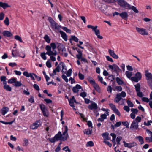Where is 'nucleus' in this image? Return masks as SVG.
I'll return each instance as SVG.
<instances>
[{"mask_svg":"<svg viewBox=\"0 0 152 152\" xmlns=\"http://www.w3.org/2000/svg\"><path fill=\"white\" fill-rule=\"evenodd\" d=\"M64 127L65 130L63 133V136H62L61 132H59L54 136L57 141H58L61 139V140L64 141L66 140L68 137L69 135L67 133L68 130V128L66 126H65Z\"/></svg>","mask_w":152,"mask_h":152,"instance_id":"f257e3e1","label":"nucleus"},{"mask_svg":"<svg viewBox=\"0 0 152 152\" xmlns=\"http://www.w3.org/2000/svg\"><path fill=\"white\" fill-rule=\"evenodd\" d=\"M120 6L121 7L126 10H131L135 13H138L139 12V11L136 7L134 6H131L125 0H121Z\"/></svg>","mask_w":152,"mask_h":152,"instance_id":"f03ea898","label":"nucleus"},{"mask_svg":"<svg viewBox=\"0 0 152 152\" xmlns=\"http://www.w3.org/2000/svg\"><path fill=\"white\" fill-rule=\"evenodd\" d=\"M141 120V117L137 116L132 122L130 126V129L132 130H137L138 127V123L140 122Z\"/></svg>","mask_w":152,"mask_h":152,"instance_id":"7ed1b4c3","label":"nucleus"},{"mask_svg":"<svg viewBox=\"0 0 152 152\" xmlns=\"http://www.w3.org/2000/svg\"><path fill=\"white\" fill-rule=\"evenodd\" d=\"M87 27L88 28L92 29V30L95 32V35L97 36L98 38L101 39L103 38V37L100 35L99 30L97 29V26H96L95 27H94L91 25H88Z\"/></svg>","mask_w":152,"mask_h":152,"instance_id":"20e7f679","label":"nucleus"},{"mask_svg":"<svg viewBox=\"0 0 152 152\" xmlns=\"http://www.w3.org/2000/svg\"><path fill=\"white\" fill-rule=\"evenodd\" d=\"M45 49L47 51L46 54L49 56H56L57 54V53L56 50L54 51V52L51 50V47L49 45L47 46Z\"/></svg>","mask_w":152,"mask_h":152,"instance_id":"39448f33","label":"nucleus"},{"mask_svg":"<svg viewBox=\"0 0 152 152\" xmlns=\"http://www.w3.org/2000/svg\"><path fill=\"white\" fill-rule=\"evenodd\" d=\"M136 29L138 32L142 35H147L148 34L146 29L145 28L137 27L136 28Z\"/></svg>","mask_w":152,"mask_h":152,"instance_id":"423d86ee","label":"nucleus"},{"mask_svg":"<svg viewBox=\"0 0 152 152\" xmlns=\"http://www.w3.org/2000/svg\"><path fill=\"white\" fill-rule=\"evenodd\" d=\"M40 108L42 111L43 115L45 116L48 117L49 115L48 111L46 108L45 105L43 104L40 105Z\"/></svg>","mask_w":152,"mask_h":152,"instance_id":"0eeeda50","label":"nucleus"},{"mask_svg":"<svg viewBox=\"0 0 152 152\" xmlns=\"http://www.w3.org/2000/svg\"><path fill=\"white\" fill-rule=\"evenodd\" d=\"M23 56H20L19 54V50L17 49L12 50V55L13 57L19 56L24 58L25 56V54L24 53H23Z\"/></svg>","mask_w":152,"mask_h":152,"instance_id":"6e6552de","label":"nucleus"},{"mask_svg":"<svg viewBox=\"0 0 152 152\" xmlns=\"http://www.w3.org/2000/svg\"><path fill=\"white\" fill-rule=\"evenodd\" d=\"M109 68L112 71L113 70L115 72H117L118 71L121 70V69L116 64H113V65H108Z\"/></svg>","mask_w":152,"mask_h":152,"instance_id":"1a4fd4ad","label":"nucleus"},{"mask_svg":"<svg viewBox=\"0 0 152 152\" xmlns=\"http://www.w3.org/2000/svg\"><path fill=\"white\" fill-rule=\"evenodd\" d=\"M23 74L24 76L26 77H31L32 80L34 79V76L37 79V76L33 73L31 74V73H28V72L25 71L24 72Z\"/></svg>","mask_w":152,"mask_h":152,"instance_id":"9d476101","label":"nucleus"},{"mask_svg":"<svg viewBox=\"0 0 152 152\" xmlns=\"http://www.w3.org/2000/svg\"><path fill=\"white\" fill-rule=\"evenodd\" d=\"M123 143L124 147L129 148H131L134 147L137 145V143L134 142H133L130 143H126L125 141H124Z\"/></svg>","mask_w":152,"mask_h":152,"instance_id":"9b49d317","label":"nucleus"},{"mask_svg":"<svg viewBox=\"0 0 152 152\" xmlns=\"http://www.w3.org/2000/svg\"><path fill=\"white\" fill-rule=\"evenodd\" d=\"M108 52L110 55L114 58L116 59L118 58V56L115 53L113 50L111 49H109L108 50Z\"/></svg>","mask_w":152,"mask_h":152,"instance_id":"f8f14e48","label":"nucleus"},{"mask_svg":"<svg viewBox=\"0 0 152 152\" xmlns=\"http://www.w3.org/2000/svg\"><path fill=\"white\" fill-rule=\"evenodd\" d=\"M120 16L122 19L126 20L128 19V15L127 12H124L120 13Z\"/></svg>","mask_w":152,"mask_h":152,"instance_id":"ddd939ff","label":"nucleus"},{"mask_svg":"<svg viewBox=\"0 0 152 152\" xmlns=\"http://www.w3.org/2000/svg\"><path fill=\"white\" fill-rule=\"evenodd\" d=\"M68 101L70 106L72 107H74L75 106L73 105L74 102L77 103L76 100L74 96H73L70 99H68Z\"/></svg>","mask_w":152,"mask_h":152,"instance_id":"4468645a","label":"nucleus"},{"mask_svg":"<svg viewBox=\"0 0 152 152\" xmlns=\"http://www.w3.org/2000/svg\"><path fill=\"white\" fill-rule=\"evenodd\" d=\"M88 108L91 110H92L93 109L96 110L97 109V104L95 102H93L91 104L88 105Z\"/></svg>","mask_w":152,"mask_h":152,"instance_id":"2eb2a0df","label":"nucleus"},{"mask_svg":"<svg viewBox=\"0 0 152 152\" xmlns=\"http://www.w3.org/2000/svg\"><path fill=\"white\" fill-rule=\"evenodd\" d=\"M60 67L59 66V64L56 68L53 70V73L50 74V75L51 76H53L56 75L57 72H59L60 71Z\"/></svg>","mask_w":152,"mask_h":152,"instance_id":"dca6fc26","label":"nucleus"},{"mask_svg":"<svg viewBox=\"0 0 152 152\" xmlns=\"http://www.w3.org/2000/svg\"><path fill=\"white\" fill-rule=\"evenodd\" d=\"M59 64V66L60 67L61 66L62 68V72L64 73H66L67 69L64 64L63 62H61Z\"/></svg>","mask_w":152,"mask_h":152,"instance_id":"f3484780","label":"nucleus"},{"mask_svg":"<svg viewBox=\"0 0 152 152\" xmlns=\"http://www.w3.org/2000/svg\"><path fill=\"white\" fill-rule=\"evenodd\" d=\"M145 73L147 80L152 79V74L151 73L149 72L148 71H146Z\"/></svg>","mask_w":152,"mask_h":152,"instance_id":"a211bd4d","label":"nucleus"},{"mask_svg":"<svg viewBox=\"0 0 152 152\" xmlns=\"http://www.w3.org/2000/svg\"><path fill=\"white\" fill-rule=\"evenodd\" d=\"M59 33L61 35V37L65 41H66L67 40V36L66 34L62 31H60Z\"/></svg>","mask_w":152,"mask_h":152,"instance_id":"6ab92c4d","label":"nucleus"},{"mask_svg":"<svg viewBox=\"0 0 152 152\" xmlns=\"http://www.w3.org/2000/svg\"><path fill=\"white\" fill-rule=\"evenodd\" d=\"M0 7L5 9L7 7H10V6L7 3L0 2Z\"/></svg>","mask_w":152,"mask_h":152,"instance_id":"aec40b11","label":"nucleus"},{"mask_svg":"<svg viewBox=\"0 0 152 152\" xmlns=\"http://www.w3.org/2000/svg\"><path fill=\"white\" fill-rule=\"evenodd\" d=\"M102 136L103 137L104 140H109L110 138L109 137V133L107 132H105L102 134Z\"/></svg>","mask_w":152,"mask_h":152,"instance_id":"412c9836","label":"nucleus"},{"mask_svg":"<svg viewBox=\"0 0 152 152\" xmlns=\"http://www.w3.org/2000/svg\"><path fill=\"white\" fill-rule=\"evenodd\" d=\"M2 34L4 36L9 37H11L12 35L11 32L7 31H3Z\"/></svg>","mask_w":152,"mask_h":152,"instance_id":"4be33fe9","label":"nucleus"},{"mask_svg":"<svg viewBox=\"0 0 152 152\" xmlns=\"http://www.w3.org/2000/svg\"><path fill=\"white\" fill-rule=\"evenodd\" d=\"M38 127V121H36L35 122L33 123L30 126V128L32 129H35Z\"/></svg>","mask_w":152,"mask_h":152,"instance_id":"5701e85b","label":"nucleus"},{"mask_svg":"<svg viewBox=\"0 0 152 152\" xmlns=\"http://www.w3.org/2000/svg\"><path fill=\"white\" fill-rule=\"evenodd\" d=\"M122 98L120 94H117L114 99V101L116 103H118L121 99Z\"/></svg>","mask_w":152,"mask_h":152,"instance_id":"b1692460","label":"nucleus"},{"mask_svg":"<svg viewBox=\"0 0 152 152\" xmlns=\"http://www.w3.org/2000/svg\"><path fill=\"white\" fill-rule=\"evenodd\" d=\"M9 109L7 107H4L1 110V113L3 115H4L9 111Z\"/></svg>","mask_w":152,"mask_h":152,"instance_id":"393cba45","label":"nucleus"},{"mask_svg":"<svg viewBox=\"0 0 152 152\" xmlns=\"http://www.w3.org/2000/svg\"><path fill=\"white\" fill-rule=\"evenodd\" d=\"M135 138L136 139L138 140L140 142L141 145L144 143L143 139L142 136H138L136 137Z\"/></svg>","mask_w":152,"mask_h":152,"instance_id":"a878e982","label":"nucleus"},{"mask_svg":"<svg viewBox=\"0 0 152 152\" xmlns=\"http://www.w3.org/2000/svg\"><path fill=\"white\" fill-rule=\"evenodd\" d=\"M136 92L140 91V85L139 83H138L134 86Z\"/></svg>","mask_w":152,"mask_h":152,"instance_id":"bb28decb","label":"nucleus"},{"mask_svg":"<svg viewBox=\"0 0 152 152\" xmlns=\"http://www.w3.org/2000/svg\"><path fill=\"white\" fill-rule=\"evenodd\" d=\"M92 131V129H87L84 130V132L85 134H86L87 135H90L91 134Z\"/></svg>","mask_w":152,"mask_h":152,"instance_id":"cd10ccee","label":"nucleus"},{"mask_svg":"<svg viewBox=\"0 0 152 152\" xmlns=\"http://www.w3.org/2000/svg\"><path fill=\"white\" fill-rule=\"evenodd\" d=\"M116 80L117 83L119 85H122L124 83L123 81L118 77H116Z\"/></svg>","mask_w":152,"mask_h":152,"instance_id":"c85d7f7f","label":"nucleus"},{"mask_svg":"<svg viewBox=\"0 0 152 152\" xmlns=\"http://www.w3.org/2000/svg\"><path fill=\"white\" fill-rule=\"evenodd\" d=\"M125 73L127 77L128 78H130L132 75V73L131 72L126 71Z\"/></svg>","mask_w":152,"mask_h":152,"instance_id":"c756f323","label":"nucleus"},{"mask_svg":"<svg viewBox=\"0 0 152 152\" xmlns=\"http://www.w3.org/2000/svg\"><path fill=\"white\" fill-rule=\"evenodd\" d=\"M4 23L6 26H8L9 25L10 21L8 17H6V18L5 20L4 21Z\"/></svg>","mask_w":152,"mask_h":152,"instance_id":"7c9ffc66","label":"nucleus"},{"mask_svg":"<svg viewBox=\"0 0 152 152\" xmlns=\"http://www.w3.org/2000/svg\"><path fill=\"white\" fill-rule=\"evenodd\" d=\"M44 38L47 43H49L50 42V39L48 35H45L44 37Z\"/></svg>","mask_w":152,"mask_h":152,"instance_id":"2f4dec72","label":"nucleus"},{"mask_svg":"<svg viewBox=\"0 0 152 152\" xmlns=\"http://www.w3.org/2000/svg\"><path fill=\"white\" fill-rule=\"evenodd\" d=\"M122 123L124 125L126 126V128H129V122H128L127 121L122 122Z\"/></svg>","mask_w":152,"mask_h":152,"instance_id":"473e14b6","label":"nucleus"},{"mask_svg":"<svg viewBox=\"0 0 152 152\" xmlns=\"http://www.w3.org/2000/svg\"><path fill=\"white\" fill-rule=\"evenodd\" d=\"M86 145L87 147H92L94 145V143L92 141H90L87 142Z\"/></svg>","mask_w":152,"mask_h":152,"instance_id":"72a5a7b5","label":"nucleus"},{"mask_svg":"<svg viewBox=\"0 0 152 152\" xmlns=\"http://www.w3.org/2000/svg\"><path fill=\"white\" fill-rule=\"evenodd\" d=\"M22 85V84L20 81H15V86L16 87H20Z\"/></svg>","mask_w":152,"mask_h":152,"instance_id":"f704fd0d","label":"nucleus"},{"mask_svg":"<svg viewBox=\"0 0 152 152\" xmlns=\"http://www.w3.org/2000/svg\"><path fill=\"white\" fill-rule=\"evenodd\" d=\"M135 76L137 77L139 80H140L141 79L142 77V76L141 73L139 72H137V73L136 74Z\"/></svg>","mask_w":152,"mask_h":152,"instance_id":"c9c22d12","label":"nucleus"},{"mask_svg":"<svg viewBox=\"0 0 152 152\" xmlns=\"http://www.w3.org/2000/svg\"><path fill=\"white\" fill-rule=\"evenodd\" d=\"M62 29L66 32L68 33H71V30L68 29L66 27H62Z\"/></svg>","mask_w":152,"mask_h":152,"instance_id":"e433bc0d","label":"nucleus"},{"mask_svg":"<svg viewBox=\"0 0 152 152\" xmlns=\"http://www.w3.org/2000/svg\"><path fill=\"white\" fill-rule=\"evenodd\" d=\"M23 141L24 142L23 143V145L26 146H27L29 144V142L28 140L27 139L25 138L24 139Z\"/></svg>","mask_w":152,"mask_h":152,"instance_id":"4c0bfd02","label":"nucleus"},{"mask_svg":"<svg viewBox=\"0 0 152 152\" xmlns=\"http://www.w3.org/2000/svg\"><path fill=\"white\" fill-rule=\"evenodd\" d=\"M72 73V69H69L66 73V75L67 77H70Z\"/></svg>","mask_w":152,"mask_h":152,"instance_id":"58836bf2","label":"nucleus"},{"mask_svg":"<svg viewBox=\"0 0 152 152\" xmlns=\"http://www.w3.org/2000/svg\"><path fill=\"white\" fill-rule=\"evenodd\" d=\"M15 38L17 40L19 41L20 42H22L21 38L19 36L16 35L15 36Z\"/></svg>","mask_w":152,"mask_h":152,"instance_id":"ea45409f","label":"nucleus"},{"mask_svg":"<svg viewBox=\"0 0 152 152\" xmlns=\"http://www.w3.org/2000/svg\"><path fill=\"white\" fill-rule=\"evenodd\" d=\"M4 88L7 91H11L12 90L11 88L8 85L4 86Z\"/></svg>","mask_w":152,"mask_h":152,"instance_id":"a19ab883","label":"nucleus"},{"mask_svg":"<svg viewBox=\"0 0 152 152\" xmlns=\"http://www.w3.org/2000/svg\"><path fill=\"white\" fill-rule=\"evenodd\" d=\"M151 123H152V121L149 120L148 121L147 123H146V122L145 121L144 122V124L145 126H149L151 125Z\"/></svg>","mask_w":152,"mask_h":152,"instance_id":"79ce46f5","label":"nucleus"},{"mask_svg":"<svg viewBox=\"0 0 152 152\" xmlns=\"http://www.w3.org/2000/svg\"><path fill=\"white\" fill-rule=\"evenodd\" d=\"M127 103L128 104V105L130 107H132L134 106V104L133 103L131 102V101L129 100H127Z\"/></svg>","mask_w":152,"mask_h":152,"instance_id":"37998d69","label":"nucleus"},{"mask_svg":"<svg viewBox=\"0 0 152 152\" xmlns=\"http://www.w3.org/2000/svg\"><path fill=\"white\" fill-rule=\"evenodd\" d=\"M109 106L111 107L112 110L113 111L116 109L115 106V105L112 103H110L109 104Z\"/></svg>","mask_w":152,"mask_h":152,"instance_id":"c03bdc74","label":"nucleus"},{"mask_svg":"<svg viewBox=\"0 0 152 152\" xmlns=\"http://www.w3.org/2000/svg\"><path fill=\"white\" fill-rule=\"evenodd\" d=\"M94 88L97 91L99 92H100V89L98 85L95 84L94 86Z\"/></svg>","mask_w":152,"mask_h":152,"instance_id":"a18cd8bd","label":"nucleus"},{"mask_svg":"<svg viewBox=\"0 0 152 152\" xmlns=\"http://www.w3.org/2000/svg\"><path fill=\"white\" fill-rule=\"evenodd\" d=\"M1 81L3 82L4 84H6V77L5 76H2L1 77Z\"/></svg>","mask_w":152,"mask_h":152,"instance_id":"49530a36","label":"nucleus"},{"mask_svg":"<svg viewBox=\"0 0 152 152\" xmlns=\"http://www.w3.org/2000/svg\"><path fill=\"white\" fill-rule=\"evenodd\" d=\"M16 79L15 78H12L10 79L8 81V83H10L12 84L13 83H15Z\"/></svg>","mask_w":152,"mask_h":152,"instance_id":"de8ad7c7","label":"nucleus"},{"mask_svg":"<svg viewBox=\"0 0 152 152\" xmlns=\"http://www.w3.org/2000/svg\"><path fill=\"white\" fill-rule=\"evenodd\" d=\"M46 65L47 67L49 68H51L52 67L51 63L50 60H48L46 62Z\"/></svg>","mask_w":152,"mask_h":152,"instance_id":"09e8293b","label":"nucleus"},{"mask_svg":"<svg viewBox=\"0 0 152 152\" xmlns=\"http://www.w3.org/2000/svg\"><path fill=\"white\" fill-rule=\"evenodd\" d=\"M71 37H72V39L73 40L76 42H78V39L75 36H72Z\"/></svg>","mask_w":152,"mask_h":152,"instance_id":"8fccbe9b","label":"nucleus"},{"mask_svg":"<svg viewBox=\"0 0 152 152\" xmlns=\"http://www.w3.org/2000/svg\"><path fill=\"white\" fill-rule=\"evenodd\" d=\"M131 80L132 81H134L136 82H138L139 80H140L135 76L132 77L131 78Z\"/></svg>","mask_w":152,"mask_h":152,"instance_id":"3c124183","label":"nucleus"},{"mask_svg":"<svg viewBox=\"0 0 152 152\" xmlns=\"http://www.w3.org/2000/svg\"><path fill=\"white\" fill-rule=\"evenodd\" d=\"M63 150H64L66 152H71L68 146H66L63 148Z\"/></svg>","mask_w":152,"mask_h":152,"instance_id":"603ef678","label":"nucleus"},{"mask_svg":"<svg viewBox=\"0 0 152 152\" xmlns=\"http://www.w3.org/2000/svg\"><path fill=\"white\" fill-rule=\"evenodd\" d=\"M46 53H42L41 54V56L42 58H43V59L45 60L47 59V57L46 56Z\"/></svg>","mask_w":152,"mask_h":152,"instance_id":"864d4df0","label":"nucleus"},{"mask_svg":"<svg viewBox=\"0 0 152 152\" xmlns=\"http://www.w3.org/2000/svg\"><path fill=\"white\" fill-rule=\"evenodd\" d=\"M62 78L67 83L68 81V80L66 76L64 74H63L61 76Z\"/></svg>","mask_w":152,"mask_h":152,"instance_id":"5fc2aeb1","label":"nucleus"},{"mask_svg":"<svg viewBox=\"0 0 152 152\" xmlns=\"http://www.w3.org/2000/svg\"><path fill=\"white\" fill-rule=\"evenodd\" d=\"M78 76L80 80H83L84 78V75L82 74L80 72L78 73Z\"/></svg>","mask_w":152,"mask_h":152,"instance_id":"6e6d98bb","label":"nucleus"},{"mask_svg":"<svg viewBox=\"0 0 152 152\" xmlns=\"http://www.w3.org/2000/svg\"><path fill=\"white\" fill-rule=\"evenodd\" d=\"M145 139L147 142H152V138L151 137H145Z\"/></svg>","mask_w":152,"mask_h":152,"instance_id":"4d7b16f0","label":"nucleus"},{"mask_svg":"<svg viewBox=\"0 0 152 152\" xmlns=\"http://www.w3.org/2000/svg\"><path fill=\"white\" fill-rule=\"evenodd\" d=\"M114 112L118 116H121V113L118 109H116L114 111Z\"/></svg>","mask_w":152,"mask_h":152,"instance_id":"13d9d810","label":"nucleus"},{"mask_svg":"<svg viewBox=\"0 0 152 152\" xmlns=\"http://www.w3.org/2000/svg\"><path fill=\"white\" fill-rule=\"evenodd\" d=\"M48 140H49V141L51 142H54L57 141L54 137L52 138H49Z\"/></svg>","mask_w":152,"mask_h":152,"instance_id":"bf43d9fd","label":"nucleus"},{"mask_svg":"<svg viewBox=\"0 0 152 152\" xmlns=\"http://www.w3.org/2000/svg\"><path fill=\"white\" fill-rule=\"evenodd\" d=\"M61 144L60 143L59 145L57 146L56 148L55 149V151L56 152H58L60 150L61 147H60V144Z\"/></svg>","mask_w":152,"mask_h":152,"instance_id":"052dcab7","label":"nucleus"},{"mask_svg":"<svg viewBox=\"0 0 152 152\" xmlns=\"http://www.w3.org/2000/svg\"><path fill=\"white\" fill-rule=\"evenodd\" d=\"M142 101L146 102H149V99L147 97H142Z\"/></svg>","mask_w":152,"mask_h":152,"instance_id":"680f3d73","label":"nucleus"},{"mask_svg":"<svg viewBox=\"0 0 152 152\" xmlns=\"http://www.w3.org/2000/svg\"><path fill=\"white\" fill-rule=\"evenodd\" d=\"M147 81L148 84L150 87L152 86V79L148 80Z\"/></svg>","mask_w":152,"mask_h":152,"instance_id":"e2e57ef3","label":"nucleus"},{"mask_svg":"<svg viewBox=\"0 0 152 152\" xmlns=\"http://www.w3.org/2000/svg\"><path fill=\"white\" fill-rule=\"evenodd\" d=\"M131 111L134 114H137L138 112V110L137 109L132 108L131 109Z\"/></svg>","mask_w":152,"mask_h":152,"instance_id":"0e129e2a","label":"nucleus"},{"mask_svg":"<svg viewBox=\"0 0 152 152\" xmlns=\"http://www.w3.org/2000/svg\"><path fill=\"white\" fill-rule=\"evenodd\" d=\"M137 92V96L140 97H142V93L140 91H139Z\"/></svg>","mask_w":152,"mask_h":152,"instance_id":"69168bd1","label":"nucleus"},{"mask_svg":"<svg viewBox=\"0 0 152 152\" xmlns=\"http://www.w3.org/2000/svg\"><path fill=\"white\" fill-rule=\"evenodd\" d=\"M80 96L84 98L86 96L87 94L85 92H83L80 93Z\"/></svg>","mask_w":152,"mask_h":152,"instance_id":"338daca9","label":"nucleus"},{"mask_svg":"<svg viewBox=\"0 0 152 152\" xmlns=\"http://www.w3.org/2000/svg\"><path fill=\"white\" fill-rule=\"evenodd\" d=\"M122 97H124L126 96V93L124 91H122L120 94H119Z\"/></svg>","mask_w":152,"mask_h":152,"instance_id":"774afa93","label":"nucleus"}]
</instances>
